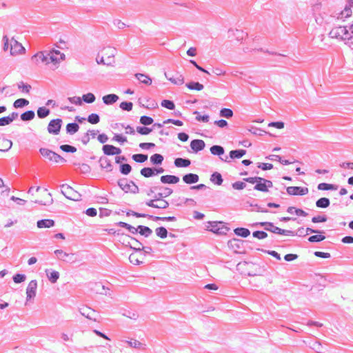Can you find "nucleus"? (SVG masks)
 Returning a JSON list of instances; mask_svg holds the SVG:
<instances>
[{
  "label": "nucleus",
  "mask_w": 353,
  "mask_h": 353,
  "mask_svg": "<svg viewBox=\"0 0 353 353\" xmlns=\"http://www.w3.org/2000/svg\"><path fill=\"white\" fill-rule=\"evenodd\" d=\"M114 53L115 50L114 48L110 47L103 48L97 55L96 59L97 63L112 66L114 63Z\"/></svg>",
  "instance_id": "1"
},
{
  "label": "nucleus",
  "mask_w": 353,
  "mask_h": 353,
  "mask_svg": "<svg viewBox=\"0 0 353 353\" xmlns=\"http://www.w3.org/2000/svg\"><path fill=\"white\" fill-rule=\"evenodd\" d=\"M65 59L64 53L59 50H52L50 51L48 57H46V65H50L52 70L59 68V63Z\"/></svg>",
  "instance_id": "2"
},
{
  "label": "nucleus",
  "mask_w": 353,
  "mask_h": 353,
  "mask_svg": "<svg viewBox=\"0 0 353 353\" xmlns=\"http://www.w3.org/2000/svg\"><path fill=\"white\" fill-rule=\"evenodd\" d=\"M330 37L337 41H345L352 39L350 29H347V26H339L333 28L330 32Z\"/></svg>",
  "instance_id": "3"
},
{
  "label": "nucleus",
  "mask_w": 353,
  "mask_h": 353,
  "mask_svg": "<svg viewBox=\"0 0 353 353\" xmlns=\"http://www.w3.org/2000/svg\"><path fill=\"white\" fill-rule=\"evenodd\" d=\"M4 41V50H7L8 49L9 46H10V52L12 55H18L23 54L25 53V48L21 45V43H19L17 40L13 39L9 43V40L7 36L3 37Z\"/></svg>",
  "instance_id": "4"
},
{
  "label": "nucleus",
  "mask_w": 353,
  "mask_h": 353,
  "mask_svg": "<svg viewBox=\"0 0 353 353\" xmlns=\"http://www.w3.org/2000/svg\"><path fill=\"white\" fill-rule=\"evenodd\" d=\"M61 192L68 199L72 201H79L81 198L79 192L68 184L62 185Z\"/></svg>",
  "instance_id": "5"
},
{
  "label": "nucleus",
  "mask_w": 353,
  "mask_h": 353,
  "mask_svg": "<svg viewBox=\"0 0 353 353\" xmlns=\"http://www.w3.org/2000/svg\"><path fill=\"white\" fill-rule=\"evenodd\" d=\"M146 205L154 208L165 209L168 207L169 203L164 199L161 194H159V197L149 200Z\"/></svg>",
  "instance_id": "6"
},
{
  "label": "nucleus",
  "mask_w": 353,
  "mask_h": 353,
  "mask_svg": "<svg viewBox=\"0 0 353 353\" xmlns=\"http://www.w3.org/2000/svg\"><path fill=\"white\" fill-rule=\"evenodd\" d=\"M236 268L241 274H247L248 276L256 275L255 272L251 271L254 268V265L252 263L245 261L240 262L237 264Z\"/></svg>",
  "instance_id": "7"
},
{
  "label": "nucleus",
  "mask_w": 353,
  "mask_h": 353,
  "mask_svg": "<svg viewBox=\"0 0 353 353\" xmlns=\"http://www.w3.org/2000/svg\"><path fill=\"white\" fill-rule=\"evenodd\" d=\"M32 201L34 203L41 202L43 197V191L41 187H32L29 189Z\"/></svg>",
  "instance_id": "8"
},
{
  "label": "nucleus",
  "mask_w": 353,
  "mask_h": 353,
  "mask_svg": "<svg viewBox=\"0 0 353 353\" xmlns=\"http://www.w3.org/2000/svg\"><path fill=\"white\" fill-rule=\"evenodd\" d=\"M207 230L216 234L224 233L227 230L222 222L210 221L208 223Z\"/></svg>",
  "instance_id": "9"
},
{
  "label": "nucleus",
  "mask_w": 353,
  "mask_h": 353,
  "mask_svg": "<svg viewBox=\"0 0 353 353\" xmlns=\"http://www.w3.org/2000/svg\"><path fill=\"white\" fill-rule=\"evenodd\" d=\"M272 185L273 184L272 181L260 177L259 181L254 187V189L258 191L266 192L268 191V188H272Z\"/></svg>",
  "instance_id": "10"
},
{
  "label": "nucleus",
  "mask_w": 353,
  "mask_h": 353,
  "mask_svg": "<svg viewBox=\"0 0 353 353\" xmlns=\"http://www.w3.org/2000/svg\"><path fill=\"white\" fill-rule=\"evenodd\" d=\"M81 314L90 320L96 321L95 311L87 305H81L79 308Z\"/></svg>",
  "instance_id": "11"
},
{
  "label": "nucleus",
  "mask_w": 353,
  "mask_h": 353,
  "mask_svg": "<svg viewBox=\"0 0 353 353\" xmlns=\"http://www.w3.org/2000/svg\"><path fill=\"white\" fill-rule=\"evenodd\" d=\"M287 192L290 195H305L307 194L308 189L307 188L290 186L287 188Z\"/></svg>",
  "instance_id": "12"
},
{
  "label": "nucleus",
  "mask_w": 353,
  "mask_h": 353,
  "mask_svg": "<svg viewBox=\"0 0 353 353\" xmlns=\"http://www.w3.org/2000/svg\"><path fill=\"white\" fill-rule=\"evenodd\" d=\"M103 152L105 155H116L121 153V150L112 145H104L103 146Z\"/></svg>",
  "instance_id": "13"
},
{
  "label": "nucleus",
  "mask_w": 353,
  "mask_h": 353,
  "mask_svg": "<svg viewBox=\"0 0 353 353\" xmlns=\"http://www.w3.org/2000/svg\"><path fill=\"white\" fill-rule=\"evenodd\" d=\"M54 254H56L57 257L59 259L62 260L63 261H73L74 259V254L66 253L61 250H55Z\"/></svg>",
  "instance_id": "14"
},
{
  "label": "nucleus",
  "mask_w": 353,
  "mask_h": 353,
  "mask_svg": "<svg viewBox=\"0 0 353 353\" xmlns=\"http://www.w3.org/2000/svg\"><path fill=\"white\" fill-rule=\"evenodd\" d=\"M46 158H47L50 161H52L54 163L65 162V160L63 158H62L59 154H57L55 152H52L50 150L46 151Z\"/></svg>",
  "instance_id": "15"
},
{
  "label": "nucleus",
  "mask_w": 353,
  "mask_h": 353,
  "mask_svg": "<svg viewBox=\"0 0 353 353\" xmlns=\"http://www.w3.org/2000/svg\"><path fill=\"white\" fill-rule=\"evenodd\" d=\"M61 119H54L50 122L48 130L49 132L57 134L61 128Z\"/></svg>",
  "instance_id": "16"
},
{
  "label": "nucleus",
  "mask_w": 353,
  "mask_h": 353,
  "mask_svg": "<svg viewBox=\"0 0 353 353\" xmlns=\"http://www.w3.org/2000/svg\"><path fill=\"white\" fill-rule=\"evenodd\" d=\"M205 146V143L203 140L194 139L191 141L190 147L194 152L202 150Z\"/></svg>",
  "instance_id": "17"
},
{
  "label": "nucleus",
  "mask_w": 353,
  "mask_h": 353,
  "mask_svg": "<svg viewBox=\"0 0 353 353\" xmlns=\"http://www.w3.org/2000/svg\"><path fill=\"white\" fill-rule=\"evenodd\" d=\"M134 249L137 250L136 252L134 253H132L129 256V260L131 263L134 264H138L141 261V259H142V253L140 251V248H136L134 247Z\"/></svg>",
  "instance_id": "18"
},
{
  "label": "nucleus",
  "mask_w": 353,
  "mask_h": 353,
  "mask_svg": "<svg viewBox=\"0 0 353 353\" xmlns=\"http://www.w3.org/2000/svg\"><path fill=\"white\" fill-rule=\"evenodd\" d=\"M12 142L10 140H9L3 137H0V151L1 152L8 151L12 148Z\"/></svg>",
  "instance_id": "19"
},
{
  "label": "nucleus",
  "mask_w": 353,
  "mask_h": 353,
  "mask_svg": "<svg viewBox=\"0 0 353 353\" xmlns=\"http://www.w3.org/2000/svg\"><path fill=\"white\" fill-rule=\"evenodd\" d=\"M37 284L35 281H31L28 286L27 288L26 294L27 298L31 299L36 295V290H37Z\"/></svg>",
  "instance_id": "20"
},
{
  "label": "nucleus",
  "mask_w": 353,
  "mask_h": 353,
  "mask_svg": "<svg viewBox=\"0 0 353 353\" xmlns=\"http://www.w3.org/2000/svg\"><path fill=\"white\" fill-rule=\"evenodd\" d=\"M269 225L271 227V228H267V229L273 233L294 236V232L291 230H285L281 229L278 227L274 226L272 223H269Z\"/></svg>",
  "instance_id": "21"
},
{
  "label": "nucleus",
  "mask_w": 353,
  "mask_h": 353,
  "mask_svg": "<svg viewBox=\"0 0 353 353\" xmlns=\"http://www.w3.org/2000/svg\"><path fill=\"white\" fill-rule=\"evenodd\" d=\"M17 117V113H12L11 114L0 118V126H5L10 124Z\"/></svg>",
  "instance_id": "22"
},
{
  "label": "nucleus",
  "mask_w": 353,
  "mask_h": 353,
  "mask_svg": "<svg viewBox=\"0 0 353 353\" xmlns=\"http://www.w3.org/2000/svg\"><path fill=\"white\" fill-rule=\"evenodd\" d=\"M161 181L163 183L174 184L179 181V179L174 175H164L161 177Z\"/></svg>",
  "instance_id": "23"
},
{
  "label": "nucleus",
  "mask_w": 353,
  "mask_h": 353,
  "mask_svg": "<svg viewBox=\"0 0 353 353\" xmlns=\"http://www.w3.org/2000/svg\"><path fill=\"white\" fill-rule=\"evenodd\" d=\"M183 181L187 184L196 183L199 181V176L196 174H188L183 176Z\"/></svg>",
  "instance_id": "24"
},
{
  "label": "nucleus",
  "mask_w": 353,
  "mask_h": 353,
  "mask_svg": "<svg viewBox=\"0 0 353 353\" xmlns=\"http://www.w3.org/2000/svg\"><path fill=\"white\" fill-rule=\"evenodd\" d=\"M135 77L140 82L145 85H150L152 84V80L148 75L137 73L135 74Z\"/></svg>",
  "instance_id": "25"
},
{
  "label": "nucleus",
  "mask_w": 353,
  "mask_h": 353,
  "mask_svg": "<svg viewBox=\"0 0 353 353\" xmlns=\"http://www.w3.org/2000/svg\"><path fill=\"white\" fill-rule=\"evenodd\" d=\"M168 80L174 84L182 85L184 83V79L182 74L176 73L168 78Z\"/></svg>",
  "instance_id": "26"
},
{
  "label": "nucleus",
  "mask_w": 353,
  "mask_h": 353,
  "mask_svg": "<svg viewBox=\"0 0 353 353\" xmlns=\"http://www.w3.org/2000/svg\"><path fill=\"white\" fill-rule=\"evenodd\" d=\"M119 97L114 94H110L103 97L102 100L107 105L112 104L117 101Z\"/></svg>",
  "instance_id": "27"
},
{
  "label": "nucleus",
  "mask_w": 353,
  "mask_h": 353,
  "mask_svg": "<svg viewBox=\"0 0 353 353\" xmlns=\"http://www.w3.org/2000/svg\"><path fill=\"white\" fill-rule=\"evenodd\" d=\"M352 14V10L350 7L345 6L344 9L339 13L338 19L344 20L347 18H349Z\"/></svg>",
  "instance_id": "28"
},
{
  "label": "nucleus",
  "mask_w": 353,
  "mask_h": 353,
  "mask_svg": "<svg viewBox=\"0 0 353 353\" xmlns=\"http://www.w3.org/2000/svg\"><path fill=\"white\" fill-rule=\"evenodd\" d=\"M191 162L189 159H185L182 158H177L174 160V165L178 168L188 167Z\"/></svg>",
  "instance_id": "29"
},
{
  "label": "nucleus",
  "mask_w": 353,
  "mask_h": 353,
  "mask_svg": "<svg viewBox=\"0 0 353 353\" xmlns=\"http://www.w3.org/2000/svg\"><path fill=\"white\" fill-rule=\"evenodd\" d=\"M234 232L236 235L244 238L248 237L250 234V230L244 228H237L234 229Z\"/></svg>",
  "instance_id": "30"
},
{
  "label": "nucleus",
  "mask_w": 353,
  "mask_h": 353,
  "mask_svg": "<svg viewBox=\"0 0 353 353\" xmlns=\"http://www.w3.org/2000/svg\"><path fill=\"white\" fill-rule=\"evenodd\" d=\"M186 87L191 90L201 91L203 89V85L199 82H190L186 84Z\"/></svg>",
  "instance_id": "31"
},
{
  "label": "nucleus",
  "mask_w": 353,
  "mask_h": 353,
  "mask_svg": "<svg viewBox=\"0 0 353 353\" xmlns=\"http://www.w3.org/2000/svg\"><path fill=\"white\" fill-rule=\"evenodd\" d=\"M246 153L245 150H232L230 152V159H240Z\"/></svg>",
  "instance_id": "32"
},
{
  "label": "nucleus",
  "mask_w": 353,
  "mask_h": 353,
  "mask_svg": "<svg viewBox=\"0 0 353 353\" xmlns=\"http://www.w3.org/2000/svg\"><path fill=\"white\" fill-rule=\"evenodd\" d=\"M330 200L325 197L321 198L316 202V206L321 208H327L330 205Z\"/></svg>",
  "instance_id": "33"
},
{
  "label": "nucleus",
  "mask_w": 353,
  "mask_h": 353,
  "mask_svg": "<svg viewBox=\"0 0 353 353\" xmlns=\"http://www.w3.org/2000/svg\"><path fill=\"white\" fill-rule=\"evenodd\" d=\"M288 212L290 214L294 213L296 216H307V213L305 211H303L301 209L296 208L294 207H289L288 208Z\"/></svg>",
  "instance_id": "34"
},
{
  "label": "nucleus",
  "mask_w": 353,
  "mask_h": 353,
  "mask_svg": "<svg viewBox=\"0 0 353 353\" xmlns=\"http://www.w3.org/2000/svg\"><path fill=\"white\" fill-rule=\"evenodd\" d=\"M79 129V126L76 123H68L66 125V130L68 133L73 134L76 133Z\"/></svg>",
  "instance_id": "35"
},
{
  "label": "nucleus",
  "mask_w": 353,
  "mask_h": 353,
  "mask_svg": "<svg viewBox=\"0 0 353 353\" xmlns=\"http://www.w3.org/2000/svg\"><path fill=\"white\" fill-rule=\"evenodd\" d=\"M211 181H212V182H213L214 183H215L216 185H221V183H223V179H222L221 174L218 172H214L211 176Z\"/></svg>",
  "instance_id": "36"
},
{
  "label": "nucleus",
  "mask_w": 353,
  "mask_h": 353,
  "mask_svg": "<svg viewBox=\"0 0 353 353\" xmlns=\"http://www.w3.org/2000/svg\"><path fill=\"white\" fill-rule=\"evenodd\" d=\"M210 152L214 155H221L224 153V149L220 145H213L210 148Z\"/></svg>",
  "instance_id": "37"
},
{
  "label": "nucleus",
  "mask_w": 353,
  "mask_h": 353,
  "mask_svg": "<svg viewBox=\"0 0 353 353\" xmlns=\"http://www.w3.org/2000/svg\"><path fill=\"white\" fill-rule=\"evenodd\" d=\"M163 161V157L159 154H154L150 157V161L153 164H161Z\"/></svg>",
  "instance_id": "38"
},
{
  "label": "nucleus",
  "mask_w": 353,
  "mask_h": 353,
  "mask_svg": "<svg viewBox=\"0 0 353 353\" xmlns=\"http://www.w3.org/2000/svg\"><path fill=\"white\" fill-rule=\"evenodd\" d=\"M132 159L137 163H143L148 159V155L143 154H137L132 155Z\"/></svg>",
  "instance_id": "39"
},
{
  "label": "nucleus",
  "mask_w": 353,
  "mask_h": 353,
  "mask_svg": "<svg viewBox=\"0 0 353 353\" xmlns=\"http://www.w3.org/2000/svg\"><path fill=\"white\" fill-rule=\"evenodd\" d=\"M136 131L141 135H147L152 131V129L144 126H138L136 129Z\"/></svg>",
  "instance_id": "40"
},
{
  "label": "nucleus",
  "mask_w": 353,
  "mask_h": 353,
  "mask_svg": "<svg viewBox=\"0 0 353 353\" xmlns=\"http://www.w3.org/2000/svg\"><path fill=\"white\" fill-rule=\"evenodd\" d=\"M29 101L25 99H19L14 102V107L15 108H22L28 105Z\"/></svg>",
  "instance_id": "41"
},
{
  "label": "nucleus",
  "mask_w": 353,
  "mask_h": 353,
  "mask_svg": "<svg viewBox=\"0 0 353 353\" xmlns=\"http://www.w3.org/2000/svg\"><path fill=\"white\" fill-rule=\"evenodd\" d=\"M318 189L319 190H336V188L332 184L321 183L319 184Z\"/></svg>",
  "instance_id": "42"
},
{
  "label": "nucleus",
  "mask_w": 353,
  "mask_h": 353,
  "mask_svg": "<svg viewBox=\"0 0 353 353\" xmlns=\"http://www.w3.org/2000/svg\"><path fill=\"white\" fill-rule=\"evenodd\" d=\"M34 112L32 110L26 111L21 115V119L23 121H29L34 118Z\"/></svg>",
  "instance_id": "43"
},
{
  "label": "nucleus",
  "mask_w": 353,
  "mask_h": 353,
  "mask_svg": "<svg viewBox=\"0 0 353 353\" xmlns=\"http://www.w3.org/2000/svg\"><path fill=\"white\" fill-rule=\"evenodd\" d=\"M48 278L51 283H54L59 278V273L57 271L53 270L50 274H48Z\"/></svg>",
  "instance_id": "44"
},
{
  "label": "nucleus",
  "mask_w": 353,
  "mask_h": 353,
  "mask_svg": "<svg viewBox=\"0 0 353 353\" xmlns=\"http://www.w3.org/2000/svg\"><path fill=\"white\" fill-rule=\"evenodd\" d=\"M138 230H139V233L141 235H144L145 236H148L152 234V230L146 226L139 225Z\"/></svg>",
  "instance_id": "45"
},
{
  "label": "nucleus",
  "mask_w": 353,
  "mask_h": 353,
  "mask_svg": "<svg viewBox=\"0 0 353 353\" xmlns=\"http://www.w3.org/2000/svg\"><path fill=\"white\" fill-rule=\"evenodd\" d=\"M156 234L159 237L164 239L167 236L168 231L165 228L159 227L156 229Z\"/></svg>",
  "instance_id": "46"
},
{
  "label": "nucleus",
  "mask_w": 353,
  "mask_h": 353,
  "mask_svg": "<svg viewBox=\"0 0 353 353\" xmlns=\"http://www.w3.org/2000/svg\"><path fill=\"white\" fill-rule=\"evenodd\" d=\"M54 203L53 194L50 192L46 194V206L53 207Z\"/></svg>",
  "instance_id": "47"
},
{
  "label": "nucleus",
  "mask_w": 353,
  "mask_h": 353,
  "mask_svg": "<svg viewBox=\"0 0 353 353\" xmlns=\"http://www.w3.org/2000/svg\"><path fill=\"white\" fill-rule=\"evenodd\" d=\"M82 99L84 102L88 103H93L95 100V97L92 93H88L85 94H83L82 97Z\"/></svg>",
  "instance_id": "48"
},
{
  "label": "nucleus",
  "mask_w": 353,
  "mask_h": 353,
  "mask_svg": "<svg viewBox=\"0 0 353 353\" xmlns=\"http://www.w3.org/2000/svg\"><path fill=\"white\" fill-rule=\"evenodd\" d=\"M153 119L148 116H142L140 118V123L144 125H149L153 123Z\"/></svg>",
  "instance_id": "49"
},
{
  "label": "nucleus",
  "mask_w": 353,
  "mask_h": 353,
  "mask_svg": "<svg viewBox=\"0 0 353 353\" xmlns=\"http://www.w3.org/2000/svg\"><path fill=\"white\" fill-rule=\"evenodd\" d=\"M220 115L228 119L231 118L233 115V112L229 108H223L220 111Z\"/></svg>",
  "instance_id": "50"
},
{
  "label": "nucleus",
  "mask_w": 353,
  "mask_h": 353,
  "mask_svg": "<svg viewBox=\"0 0 353 353\" xmlns=\"http://www.w3.org/2000/svg\"><path fill=\"white\" fill-rule=\"evenodd\" d=\"M161 105L169 110H174L175 108L174 103L170 100H163L161 102Z\"/></svg>",
  "instance_id": "51"
},
{
  "label": "nucleus",
  "mask_w": 353,
  "mask_h": 353,
  "mask_svg": "<svg viewBox=\"0 0 353 353\" xmlns=\"http://www.w3.org/2000/svg\"><path fill=\"white\" fill-rule=\"evenodd\" d=\"M141 174L145 177H150L154 174V171L150 168H144L141 170Z\"/></svg>",
  "instance_id": "52"
},
{
  "label": "nucleus",
  "mask_w": 353,
  "mask_h": 353,
  "mask_svg": "<svg viewBox=\"0 0 353 353\" xmlns=\"http://www.w3.org/2000/svg\"><path fill=\"white\" fill-rule=\"evenodd\" d=\"M88 121L92 124H97L99 122V117L97 114H91L88 116Z\"/></svg>",
  "instance_id": "53"
},
{
  "label": "nucleus",
  "mask_w": 353,
  "mask_h": 353,
  "mask_svg": "<svg viewBox=\"0 0 353 353\" xmlns=\"http://www.w3.org/2000/svg\"><path fill=\"white\" fill-rule=\"evenodd\" d=\"M112 140L114 141H117L121 144H123V143L127 142V141H128L126 137H125L123 135L119 134H115L113 137Z\"/></svg>",
  "instance_id": "54"
},
{
  "label": "nucleus",
  "mask_w": 353,
  "mask_h": 353,
  "mask_svg": "<svg viewBox=\"0 0 353 353\" xmlns=\"http://www.w3.org/2000/svg\"><path fill=\"white\" fill-rule=\"evenodd\" d=\"M32 60L36 63H42L44 61V54L42 52H39L32 57Z\"/></svg>",
  "instance_id": "55"
},
{
  "label": "nucleus",
  "mask_w": 353,
  "mask_h": 353,
  "mask_svg": "<svg viewBox=\"0 0 353 353\" xmlns=\"http://www.w3.org/2000/svg\"><path fill=\"white\" fill-rule=\"evenodd\" d=\"M133 107V104L132 102H121L120 103V108L126 111H130L132 110Z\"/></svg>",
  "instance_id": "56"
},
{
  "label": "nucleus",
  "mask_w": 353,
  "mask_h": 353,
  "mask_svg": "<svg viewBox=\"0 0 353 353\" xmlns=\"http://www.w3.org/2000/svg\"><path fill=\"white\" fill-rule=\"evenodd\" d=\"M60 148L65 152H75L77 151V148L75 147L70 145H62Z\"/></svg>",
  "instance_id": "57"
},
{
  "label": "nucleus",
  "mask_w": 353,
  "mask_h": 353,
  "mask_svg": "<svg viewBox=\"0 0 353 353\" xmlns=\"http://www.w3.org/2000/svg\"><path fill=\"white\" fill-rule=\"evenodd\" d=\"M18 87L19 89L21 90V92L26 94L29 93L30 90L31 88V86L30 85L24 84L23 83H21L20 84H19Z\"/></svg>",
  "instance_id": "58"
},
{
  "label": "nucleus",
  "mask_w": 353,
  "mask_h": 353,
  "mask_svg": "<svg viewBox=\"0 0 353 353\" xmlns=\"http://www.w3.org/2000/svg\"><path fill=\"white\" fill-rule=\"evenodd\" d=\"M325 239V236L323 235H313L308 239V241L310 242H319L323 241Z\"/></svg>",
  "instance_id": "59"
},
{
  "label": "nucleus",
  "mask_w": 353,
  "mask_h": 353,
  "mask_svg": "<svg viewBox=\"0 0 353 353\" xmlns=\"http://www.w3.org/2000/svg\"><path fill=\"white\" fill-rule=\"evenodd\" d=\"M253 236L259 239H263L266 238L268 236V234L266 232L263 231H255L253 232Z\"/></svg>",
  "instance_id": "60"
},
{
  "label": "nucleus",
  "mask_w": 353,
  "mask_h": 353,
  "mask_svg": "<svg viewBox=\"0 0 353 353\" xmlns=\"http://www.w3.org/2000/svg\"><path fill=\"white\" fill-rule=\"evenodd\" d=\"M284 125L285 124L283 121L272 122L268 124L269 127H274L277 129H283Z\"/></svg>",
  "instance_id": "61"
},
{
  "label": "nucleus",
  "mask_w": 353,
  "mask_h": 353,
  "mask_svg": "<svg viewBox=\"0 0 353 353\" xmlns=\"http://www.w3.org/2000/svg\"><path fill=\"white\" fill-rule=\"evenodd\" d=\"M131 166L129 164H123L121 166V172L123 174H128L131 171Z\"/></svg>",
  "instance_id": "62"
},
{
  "label": "nucleus",
  "mask_w": 353,
  "mask_h": 353,
  "mask_svg": "<svg viewBox=\"0 0 353 353\" xmlns=\"http://www.w3.org/2000/svg\"><path fill=\"white\" fill-rule=\"evenodd\" d=\"M26 279V276L23 274H17L13 277L14 282L16 283H19L24 281Z\"/></svg>",
  "instance_id": "63"
},
{
  "label": "nucleus",
  "mask_w": 353,
  "mask_h": 353,
  "mask_svg": "<svg viewBox=\"0 0 353 353\" xmlns=\"http://www.w3.org/2000/svg\"><path fill=\"white\" fill-rule=\"evenodd\" d=\"M68 100L72 103L77 105H81L82 104L81 99L79 97H70Z\"/></svg>",
  "instance_id": "64"
}]
</instances>
